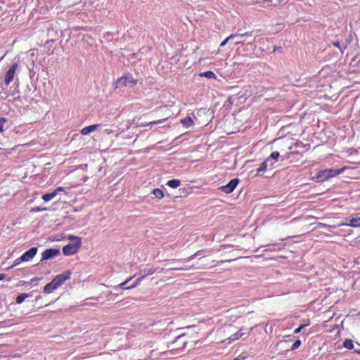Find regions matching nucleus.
Masks as SVG:
<instances>
[{"instance_id": "nucleus-1", "label": "nucleus", "mask_w": 360, "mask_h": 360, "mask_svg": "<svg viewBox=\"0 0 360 360\" xmlns=\"http://www.w3.org/2000/svg\"><path fill=\"white\" fill-rule=\"evenodd\" d=\"M70 275L71 272L69 270L65 271L60 274H58L50 283H47L44 287V292L46 293L52 292L69 279Z\"/></svg>"}, {"instance_id": "nucleus-2", "label": "nucleus", "mask_w": 360, "mask_h": 360, "mask_svg": "<svg viewBox=\"0 0 360 360\" xmlns=\"http://www.w3.org/2000/svg\"><path fill=\"white\" fill-rule=\"evenodd\" d=\"M345 169L346 167H343L338 169L330 168L321 170L316 172L312 179L316 182H323L328 180L329 178L334 177L342 174Z\"/></svg>"}, {"instance_id": "nucleus-3", "label": "nucleus", "mask_w": 360, "mask_h": 360, "mask_svg": "<svg viewBox=\"0 0 360 360\" xmlns=\"http://www.w3.org/2000/svg\"><path fill=\"white\" fill-rule=\"evenodd\" d=\"M194 342L190 335L183 333L176 338V339L169 344L172 350L177 352L183 351L190 342Z\"/></svg>"}, {"instance_id": "nucleus-4", "label": "nucleus", "mask_w": 360, "mask_h": 360, "mask_svg": "<svg viewBox=\"0 0 360 360\" xmlns=\"http://www.w3.org/2000/svg\"><path fill=\"white\" fill-rule=\"evenodd\" d=\"M70 240H75L73 243H68L63 248V253L65 256L73 255L76 254L82 245L81 238L78 236H71L69 237Z\"/></svg>"}, {"instance_id": "nucleus-5", "label": "nucleus", "mask_w": 360, "mask_h": 360, "mask_svg": "<svg viewBox=\"0 0 360 360\" xmlns=\"http://www.w3.org/2000/svg\"><path fill=\"white\" fill-rule=\"evenodd\" d=\"M137 84L136 79H135L131 75L128 74L121 77L115 82L116 88H122L124 86L133 87Z\"/></svg>"}, {"instance_id": "nucleus-6", "label": "nucleus", "mask_w": 360, "mask_h": 360, "mask_svg": "<svg viewBox=\"0 0 360 360\" xmlns=\"http://www.w3.org/2000/svg\"><path fill=\"white\" fill-rule=\"evenodd\" d=\"M18 68V63H14L6 71L4 76V84L6 86H8L11 84V82L13 80Z\"/></svg>"}, {"instance_id": "nucleus-7", "label": "nucleus", "mask_w": 360, "mask_h": 360, "mask_svg": "<svg viewBox=\"0 0 360 360\" xmlns=\"http://www.w3.org/2000/svg\"><path fill=\"white\" fill-rule=\"evenodd\" d=\"M344 224L352 227H360V213H355L347 217Z\"/></svg>"}, {"instance_id": "nucleus-8", "label": "nucleus", "mask_w": 360, "mask_h": 360, "mask_svg": "<svg viewBox=\"0 0 360 360\" xmlns=\"http://www.w3.org/2000/svg\"><path fill=\"white\" fill-rule=\"evenodd\" d=\"M239 183L238 178L232 179L227 184L222 186L219 189L226 194L232 193Z\"/></svg>"}, {"instance_id": "nucleus-9", "label": "nucleus", "mask_w": 360, "mask_h": 360, "mask_svg": "<svg viewBox=\"0 0 360 360\" xmlns=\"http://www.w3.org/2000/svg\"><path fill=\"white\" fill-rule=\"evenodd\" d=\"M38 249L35 247L31 248L20 257V261L29 262L31 261L34 257L37 255Z\"/></svg>"}, {"instance_id": "nucleus-10", "label": "nucleus", "mask_w": 360, "mask_h": 360, "mask_svg": "<svg viewBox=\"0 0 360 360\" xmlns=\"http://www.w3.org/2000/svg\"><path fill=\"white\" fill-rule=\"evenodd\" d=\"M59 253L60 251L58 249H46L41 253V261L56 257L58 255H59Z\"/></svg>"}, {"instance_id": "nucleus-11", "label": "nucleus", "mask_w": 360, "mask_h": 360, "mask_svg": "<svg viewBox=\"0 0 360 360\" xmlns=\"http://www.w3.org/2000/svg\"><path fill=\"white\" fill-rule=\"evenodd\" d=\"M269 161V158H267L263 162L260 164L259 167L256 170V174H255V176H262L266 172L267 170V163Z\"/></svg>"}, {"instance_id": "nucleus-12", "label": "nucleus", "mask_w": 360, "mask_h": 360, "mask_svg": "<svg viewBox=\"0 0 360 360\" xmlns=\"http://www.w3.org/2000/svg\"><path fill=\"white\" fill-rule=\"evenodd\" d=\"M99 127H100L99 124H92V125H89V126L85 127L82 129L81 134L82 135H87V134L94 131L97 129H98Z\"/></svg>"}, {"instance_id": "nucleus-13", "label": "nucleus", "mask_w": 360, "mask_h": 360, "mask_svg": "<svg viewBox=\"0 0 360 360\" xmlns=\"http://www.w3.org/2000/svg\"><path fill=\"white\" fill-rule=\"evenodd\" d=\"M252 32H245L243 34H232L227 37L221 44L220 46H224L230 40L237 37L251 36Z\"/></svg>"}, {"instance_id": "nucleus-14", "label": "nucleus", "mask_w": 360, "mask_h": 360, "mask_svg": "<svg viewBox=\"0 0 360 360\" xmlns=\"http://www.w3.org/2000/svg\"><path fill=\"white\" fill-rule=\"evenodd\" d=\"M181 184V181L179 179H173L171 180H169L167 183V185L172 188H176L179 187Z\"/></svg>"}, {"instance_id": "nucleus-15", "label": "nucleus", "mask_w": 360, "mask_h": 360, "mask_svg": "<svg viewBox=\"0 0 360 360\" xmlns=\"http://www.w3.org/2000/svg\"><path fill=\"white\" fill-rule=\"evenodd\" d=\"M181 123L185 127H189L193 124V121L191 117H186L181 120Z\"/></svg>"}, {"instance_id": "nucleus-16", "label": "nucleus", "mask_w": 360, "mask_h": 360, "mask_svg": "<svg viewBox=\"0 0 360 360\" xmlns=\"http://www.w3.org/2000/svg\"><path fill=\"white\" fill-rule=\"evenodd\" d=\"M56 195V191H53L51 193H46L42 195V199L45 202H48L51 200Z\"/></svg>"}, {"instance_id": "nucleus-17", "label": "nucleus", "mask_w": 360, "mask_h": 360, "mask_svg": "<svg viewBox=\"0 0 360 360\" xmlns=\"http://www.w3.org/2000/svg\"><path fill=\"white\" fill-rule=\"evenodd\" d=\"M245 335H248V333H243L241 330H238L236 333L233 334L230 339L232 340H236L243 337Z\"/></svg>"}, {"instance_id": "nucleus-18", "label": "nucleus", "mask_w": 360, "mask_h": 360, "mask_svg": "<svg viewBox=\"0 0 360 360\" xmlns=\"http://www.w3.org/2000/svg\"><path fill=\"white\" fill-rule=\"evenodd\" d=\"M199 75L201 77H206L208 79H215L216 78V75L212 71H207V72H201Z\"/></svg>"}, {"instance_id": "nucleus-19", "label": "nucleus", "mask_w": 360, "mask_h": 360, "mask_svg": "<svg viewBox=\"0 0 360 360\" xmlns=\"http://www.w3.org/2000/svg\"><path fill=\"white\" fill-rule=\"evenodd\" d=\"M29 297V295L27 293H20L16 297L15 302L17 304H21L25 299Z\"/></svg>"}, {"instance_id": "nucleus-20", "label": "nucleus", "mask_w": 360, "mask_h": 360, "mask_svg": "<svg viewBox=\"0 0 360 360\" xmlns=\"http://www.w3.org/2000/svg\"><path fill=\"white\" fill-rule=\"evenodd\" d=\"M343 347L347 349H352L354 348L353 341L350 339H346L343 342Z\"/></svg>"}, {"instance_id": "nucleus-21", "label": "nucleus", "mask_w": 360, "mask_h": 360, "mask_svg": "<svg viewBox=\"0 0 360 360\" xmlns=\"http://www.w3.org/2000/svg\"><path fill=\"white\" fill-rule=\"evenodd\" d=\"M153 194L158 199H162L164 197V193L160 188H155L153 191Z\"/></svg>"}, {"instance_id": "nucleus-22", "label": "nucleus", "mask_w": 360, "mask_h": 360, "mask_svg": "<svg viewBox=\"0 0 360 360\" xmlns=\"http://www.w3.org/2000/svg\"><path fill=\"white\" fill-rule=\"evenodd\" d=\"M156 271V269H153V268H150V269H144V270H142L141 272L143 273L142 274V278H144L147 276H149V275H152Z\"/></svg>"}, {"instance_id": "nucleus-23", "label": "nucleus", "mask_w": 360, "mask_h": 360, "mask_svg": "<svg viewBox=\"0 0 360 360\" xmlns=\"http://www.w3.org/2000/svg\"><path fill=\"white\" fill-rule=\"evenodd\" d=\"M132 278L133 277H130L129 278H128L125 281L121 283L119 285L120 288H122V289H124V290L131 289L130 286H127L126 285Z\"/></svg>"}, {"instance_id": "nucleus-24", "label": "nucleus", "mask_w": 360, "mask_h": 360, "mask_svg": "<svg viewBox=\"0 0 360 360\" xmlns=\"http://www.w3.org/2000/svg\"><path fill=\"white\" fill-rule=\"evenodd\" d=\"M7 122V120L5 117L0 118V132L2 133L4 131L5 124Z\"/></svg>"}, {"instance_id": "nucleus-25", "label": "nucleus", "mask_w": 360, "mask_h": 360, "mask_svg": "<svg viewBox=\"0 0 360 360\" xmlns=\"http://www.w3.org/2000/svg\"><path fill=\"white\" fill-rule=\"evenodd\" d=\"M167 120V118H165V119H161V120H155V121H152V122H150L148 124H144L143 126H148L150 124H161L162 122H164L165 120Z\"/></svg>"}, {"instance_id": "nucleus-26", "label": "nucleus", "mask_w": 360, "mask_h": 360, "mask_svg": "<svg viewBox=\"0 0 360 360\" xmlns=\"http://www.w3.org/2000/svg\"><path fill=\"white\" fill-rule=\"evenodd\" d=\"M301 345V340H297L291 346V350H295Z\"/></svg>"}, {"instance_id": "nucleus-27", "label": "nucleus", "mask_w": 360, "mask_h": 360, "mask_svg": "<svg viewBox=\"0 0 360 360\" xmlns=\"http://www.w3.org/2000/svg\"><path fill=\"white\" fill-rule=\"evenodd\" d=\"M279 155H280V154L278 151H274L271 153V155L269 158V160L270 159L277 160L278 158Z\"/></svg>"}, {"instance_id": "nucleus-28", "label": "nucleus", "mask_w": 360, "mask_h": 360, "mask_svg": "<svg viewBox=\"0 0 360 360\" xmlns=\"http://www.w3.org/2000/svg\"><path fill=\"white\" fill-rule=\"evenodd\" d=\"M143 278H142V276L141 278H137L136 281L134 282V283L132 284L131 285H130L131 289L134 288L136 286H138L141 283Z\"/></svg>"}, {"instance_id": "nucleus-29", "label": "nucleus", "mask_w": 360, "mask_h": 360, "mask_svg": "<svg viewBox=\"0 0 360 360\" xmlns=\"http://www.w3.org/2000/svg\"><path fill=\"white\" fill-rule=\"evenodd\" d=\"M21 262H24L23 261H20V257L18 259H16L15 261H14V263L10 266L8 268V269H12L13 267H15V266L20 264Z\"/></svg>"}, {"instance_id": "nucleus-30", "label": "nucleus", "mask_w": 360, "mask_h": 360, "mask_svg": "<svg viewBox=\"0 0 360 360\" xmlns=\"http://www.w3.org/2000/svg\"><path fill=\"white\" fill-rule=\"evenodd\" d=\"M309 324H302L294 330V333H299L304 328L307 326Z\"/></svg>"}, {"instance_id": "nucleus-31", "label": "nucleus", "mask_w": 360, "mask_h": 360, "mask_svg": "<svg viewBox=\"0 0 360 360\" xmlns=\"http://www.w3.org/2000/svg\"><path fill=\"white\" fill-rule=\"evenodd\" d=\"M193 269L192 266L191 267H178V268H171L169 269V270H189V269Z\"/></svg>"}, {"instance_id": "nucleus-32", "label": "nucleus", "mask_w": 360, "mask_h": 360, "mask_svg": "<svg viewBox=\"0 0 360 360\" xmlns=\"http://www.w3.org/2000/svg\"><path fill=\"white\" fill-rule=\"evenodd\" d=\"M46 210V208H40L39 207H35L32 208V211H34V212H41V211Z\"/></svg>"}, {"instance_id": "nucleus-33", "label": "nucleus", "mask_w": 360, "mask_h": 360, "mask_svg": "<svg viewBox=\"0 0 360 360\" xmlns=\"http://www.w3.org/2000/svg\"><path fill=\"white\" fill-rule=\"evenodd\" d=\"M53 191H56V193H57L58 191H64V188H63V187H61V186H59V187H58L56 189H55Z\"/></svg>"}, {"instance_id": "nucleus-34", "label": "nucleus", "mask_w": 360, "mask_h": 360, "mask_svg": "<svg viewBox=\"0 0 360 360\" xmlns=\"http://www.w3.org/2000/svg\"><path fill=\"white\" fill-rule=\"evenodd\" d=\"M104 133L106 134H111L112 133V131L110 129H105Z\"/></svg>"}, {"instance_id": "nucleus-35", "label": "nucleus", "mask_w": 360, "mask_h": 360, "mask_svg": "<svg viewBox=\"0 0 360 360\" xmlns=\"http://www.w3.org/2000/svg\"><path fill=\"white\" fill-rule=\"evenodd\" d=\"M333 46H335V47H338V48H340V42L339 41H335V42H333Z\"/></svg>"}, {"instance_id": "nucleus-36", "label": "nucleus", "mask_w": 360, "mask_h": 360, "mask_svg": "<svg viewBox=\"0 0 360 360\" xmlns=\"http://www.w3.org/2000/svg\"><path fill=\"white\" fill-rule=\"evenodd\" d=\"M6 277V275L4 274H0V281L4 279Z\"/></svg>"}, {"instance_id": "nucleus-37", "label": "nucleus", "mask_w": 360, "mask_h": 360, "mask_svg": "<svg viewBox=\"0 0 360 360\" xmlns=\"http://www.w3.org/2000/svg\"><path fill=\"white\" fill-rule=\"evenodd\" d=\"M354 352H356V353H357V354H360V347H359V349H354Z\"/></svg>"}, {"instance_id": "nucleus-38", "label": "nucleus", "mask_w": 360, "mask_h": 360, "mask_svg": "<svg viewBox=\"0 0 360 360\" xmlns=\"http://www.w3.org/2000/svg\"><path fill=\"white\" fill-rule=\"evenodd\" d=\"M39 280V278H34L32 280V281H38Z\"/></svg>"}, {"instance_id": "nucleus-39", "label": "nucleus", "mask_w": 360, "mask_h": 360, "mask_svg": "<svg viewBox=\"0 0 360 360\" xmlns=\"http://www.w3.org/2000/svg\"><path fill=\"white\" fill-rule=\"evenodd\" d=\"M337 328H338V325H334L333 327V329Z\"/></svg>"}, {"instance_id": "nucleus-40", "label": "nucleus", "mask_w": 360, "mask_h": 360, "mask_svg": "<svg viewBox=\"0 0 360 360\" xmlns=\"http://www.w3.org/2000/svg\"><path fill=\"white\" fill-rule=\"evenodd\" d=\"M17 147H18V146H15V147H13V148L11 149V150H15L16 149V148H17Z\"/></svg>"}, {"instance_id": "nucleus-41", "label": "nucleus", "mask_w": 360, "mask_h": 360, "mask_svg": "<svg viewBox=\"0 0 360 360\" xmlns=\"http://www.w3.org/2000/svg\"><path fill=\"white\" fill-rule=\"evenodd\" d=\"M160 271H165L164 269H161Z\"/></svg>"}, {"instance_id": "nucleus-42", "label": "nucleus", "mask_w": 360, "mask_h": 360, "mask_svg": "<svg viewBox=\"0 0 360 360\" xmlns=\"http://www.w3.org/2000/svg\"><path fill=\"white\" fill-rule=\"evenodd\" d=\"M233 360H238V359H234Z\"/></svg>"}]
</instances>
